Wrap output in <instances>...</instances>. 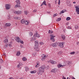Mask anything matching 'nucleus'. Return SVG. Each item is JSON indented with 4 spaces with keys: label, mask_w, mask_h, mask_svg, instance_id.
Here are the masks:
<instances>
[{
    "label": "nucleus",
    "mask_w": 79,
    "mask_h": 79,
    "mask_svg": "<svg viewBox=\"0 0 79 79\" xmlns=\"http://www.w3.org/2000/svg\"><path fill=\"white\" fill-rule=\"evenodd\" d=\"M70 19H71V18L69 17H67L66 18V21H69V20H70Z\"/></svg>",
    "instance_id": "obj_30"
},
{
    "label": "nucleus",
    "mask_w": 79,
    "mask_h": 79,
    "mask_svg": "<svg viewBox=\"0 0 79 79\" xmlns=\"http://www.w3.org/2000/svg\"><path fill=\"white\" fill-rule=\"evenodd\" d=\"M68 29H70L71 28V27H67Z\"/></svg>",
    "instance_id": "obj_59"
},
{
    "label": "nucleus",
    "mask_w": 79,
    "mask_h": 79,
    "mask_svg": "<svg viewBox=\"0 0 79 79\" xmlns=\"http://www.w3.org/2000/svg\"><path fill=\"white\" fill-rule=\"evenodd\" d=\"M36 34H35L34 35V36L35 37H36V39H37V37H40V35L38 34H37V33H36Z\"/></svg>",
    "instance_id": "obj_16"
},
{
    "label": "nucleus",
    "mask_w": 79,
    "mask_h": 79,
    "mask_svg": "<svg viewBox=\"0 0 79 79\" xmlns=\"http://www.w3.org/2000/svg\"><path fill=\"white\" fill-rule=\"evenodd\" d=\"M50 3H49L48 4V6H49V7H50Z\"/></svg>",
    "instance_id": "obj_56"
},
{
    "label": "nucleus",
    "mask_w": 79,
    "mask_h": 79,
    "mask_svg": "<svg viewBox=\"0 0 79 79\" xmlns=\"http://www.w3.org/2000/svg\"><path fill=\"white\" fill-rule=\"evenodd\" d=\"M64 42L58 43H57L58 45H59L60 48H63L64 47Z\"/></svg>",
    "instance_id": "obj_3"
},
{
    "label": "nucleus",
    "mask_w": 79,
    "mask_h": 79,
    "mask_svg": "<svg viewBox=\"0 0 79 79\" xmlns=\"http://www.w3.org/2000/svg\"><path fill=\"white\" fill-rule=\"evenodd\" d=\"M34 48L36 50L37 52L39 51V45H35L34 46Z\"/></svg>",
    "instance_id": "obj_6"
},
{
    "label": "nucleus",
    "mask_w": 79,
    "mask_h": 79,
    "mask_svg": "<svg viewBox=\"0 0 79 79\" xmlns=\"http://www.w3.org/2000/svg\"><path fill=\"white\" fill-rule=\"evenodd\" d=\"M50 46L52 47H56L57 45L55 43H54L52 44H50Z\"/></svg>",
    "instance_id": "obj_13"
},
{
    "label": "nucleus",
    "mask_w": 79,
    "mask_h": 79,
    "mask_svg": "<svg viewBox=\"0 0 79 79\" xmlns=\"http://www.w3.org/2000/svg\"><path fill=\"white\" fill-rule=\"evenodd\" d=\"M45 68V66L44 65L40 67L38 70V75L39 74H42V73H43L44 71Z\"/></svg>",
    "instance_id": "obj_1"
},
{
    "label": "nucleus",
    "mask_w": 79,
    "mask_h": 79,
    "mask_svg": "<svg viewBox=\"0 0 79 79\" xmlns=\"http://www.w3.org/2000/svg\"><path fill=\"white\" fill-rule=\"evenodd\" d=\"M55 3L56 4V3H57V0H55Z\"/></svg>",
    "instance_id": "obj_54"
},
{
    "label": "nucleus",
    "mask_w": 79,
    "mask_h": 79,
    "mask_svg": "<svg viewBox=\"0 0 79 79\" xmlns=\"http://www.w3.org/2000/svg\"><path fill=\"white\" fill-rule=\"evenodd\" d=\"M66 2L67 3H70V1H69V0H67Z\"/></svg>",
    "instance_id": "obj_43"
},
{
    "label": "nucleus",
    "mask_w": 79,
    "mask_h": 79,
    "mask_svg": "<svg viewBox=\"0 0 79 79\" xmlns=\"http://www.w3.org/2000/svg\"><path fill=\"white\" fill-rule=\"evenodd\" d=\"M9 79H13V77H10V78Z\"/></svg>",
    "instance_id": "obj_58"
},
{
    "label": "nucleus",
    "mask_w": 79,
    "mask_h": 79,
    "mask_svg": "<svg viewBox=\"0 0 79 79\" xmlns=\"http://www.w3.org/2000/svg\"><path fill=\"white\" fill-rule=\"evenodd\" d=\"M43 5H47V4H46V1H44L42 3L41 5V6H43Z\"/></svg>",
    "instance_id": "obj_18"
},
{
    "label": "nucleus",
    "mask_w": 79,
    "mask_h": 79,
    "mask_svg": "<svg viewBox=\"0 0 79 79\" xmlns=\"http://www.w3.org/2000/svg\"><path fill=\"white\" fill-rule=\"evenodd\" d=\"M61 19V18H59L57 19L56 21H60Z\"/></svg>",
    "instance_id": "obj_39"
},
{
    "label": "nucleus",
    "mask_w": 79,
    "mask_h": 79,
    "mask_svg": "<svg viewBox=\"0 0 79 79\" xmlns=\"http://www.w3.org/2000/svg\"><path fill=\"white\" fill-rule=\"evenodd\" d=\"M36 11H37V10H33V12H34V13H35Z\"/></svg>",
    "instance_id": "obj_48"
},
{
    "label": "nucleus",
    "mask_w": 79,
    "mask_h": 79,
    "mask_svg": "<svg viewBox=\"0 0 79 79\" xmlns=\"http://www.w3.org/2000/svg\"><path fill=\"white\" fill-rule=\"evenodd\" d=\"M25 21L24 19H22L21 20V23L22 24H24V22H25Z\"/></svg>",
    "instance_id": "obj_25"
},
{
    "label": "nucleus",
    "mask_w": 79,
    "mask_h": 79,
    "mask_svg": "<svg viewBox=\"0 0 79 79\" xmlns=\"http://www.w3.org/2000/svg\"><path fill=\"white\" fill-rule=\"evenodd\" d=\"M47 13H50V12H47Z\"/></svg>",
    "instance_id": "obj_61"
},
{
    "label": "nucleus",
    "mask_w": 79,
    "mask_h": 79,
    "mask_svg": "<svg viewBox=\"0 0 79 79\" xmlns=\"http://www.w3.org/2000/svg\"><path fill=\"white\" fill-rule=\"evenodd\" d=\"M14 19H20V18H18L16 17H14Z\"/></svg>",
    "instance_id": "obj_35"
},
{
    "label": "nucleus",
    "mask_w": 79,
    "mask_h": 79,
    "mask_svg": "<svg viewBox=\"0 0 79 79\" xmlns=\"http://www.w3.org/2000/svg\"><path fill=\"white\" fill-rule=\"evenodd\" d=\"M30 41L31 42H32V41H35L36 40V37L34 35L33 37L30 38Z\"/></svg>",
    "instance_id": "obj_5"
},
{
    "label": "nucleus",
    "mask_w": 79,
    "mask_h": 79,
    "mask_svg": "<svg viewBox=\"0 0 79 79\" xmlns=\"http://www.w3.org/2000/svg\"><path fill=\"white\" fill-rule=\"evenodd\" d=\"M70 55H74V54H75V52H71L70 53Z\"/></svg>",
    "instance_id": "obj_37"
},
{
    "label": "nucleus",
    "mask_w": 79,
    "mask_h": 79,
    "mask_svg": "<svg viewBox=\"0 0 79 79\" xmlns=\"http://www.w3.org/2000/svg\"><path fill=\"white\" fill-rule=\"evenodd\" d=\"M40 45H44V43L41 42H40Z\"/></svg>",
    "instance_id": "obj_45"
},
{
    "label": "nucleus",
    "mask_w": 79,
    "mask_h": 79,
    "mask_svg": "<svg viewBox=\"0 0 79 79\" xmlns=\"http://www.w3.org/2000/svg\"><path fill=\"white\" fill-rule=\"evenodd\" d=\"M29 35L30 36H32V35H33V34H32V33L31 32H30Z\"/></svg>",
    "instance_id": "obj_41"
},
{
    "label": "nucleus",
    "mask_w": 79,
    "mask_h": 79,
    "mask_svg": "<svg viewBox=\"0 0 79 79\" xmlns=\"http://www.w3.org/2000/svg\"><path fill=\"white\" fill-rule=\"evenodd\" d=\"M5 26L7 27H10L11 26V24L10 23H7L5 24Z\"/></svg>",
    "instance_id": "obj_15"
},
{
    "label": "nucleus",
    "mask_w": 79,
    "mask_h": 79,
    "mask_svg": "<svg viewBox=\"0 0 79 79\" xmlns=\"http://www.w3.org/2000/svg\"><path fill=\"white\" fill-rule=\"evenodd\" d=\"M72 79H76L75 78H74V77H72Z\"/></svg>",
    "instance_id": "obj_60"
},
{
    "label": "nucleus",
    "mask_w": 79,
    "mask_h": 79,
    "mask_svg": "<svg viewBox=\"0 0 79 79\" xmlns=\"http://www.w3.org/2000/svg\"><path fill=\"white\" fill-rule=\"evenodd\" d=\"M31 73L32 74H33L34 73H37V71L36 70H35L33 71H30Z\"/></svg>",
    "instance_id": "obj_27"
},
{
    "label": "nucleus",
    "mask_w": 79,
    "mask_h": 79,
    "mask_svg": "<svg viewBox=\"0 0 79 79\" xmlns=\"http://www.w3.org/2000/svg\"><path fill=\"white\" fill-rule=\"evenodd\" d=\"M77 38H79V34H78L77 35Z\"/></svg>",
    "instance_id": "obj_53"
},
{
    "label": "nucleus",
    "mask_w": 79,
    "mask_h": 79,
    "mask_svg": "<svg viewBox=\"0 0 79 79\" xmlns=\"http://www.w3.org/2000/svg\"><path fill=\"white\" fill-rule=\"evenodd\" d=\"M75 27L76 29H78V27H79V26L77 25H75Z\"/></svg>",
    "instance_id": "obj_34"
},
{
    "label": "nucleus",
    "mask_w": 79,
    "mask_h": 79,
    "mask_svg": "<svg viewBox=\"0 0 79 79\" xmlns=\"http://www.w3.org/2000/svg\"><path fill=\"white\" fill-rule=\"evenodd\" d=\"M61 38L63 40H65V36L64 35H61Z\"/></svg>",
    "instance_id": "obj_21"
},
{
    "label": "nucleus",
    "mask_w": 79,
    "mask_h": 79,
    "mask_svg": "<svg viewBox=\"0 0 79 79\" xmlns=\"http://www.w3.org/2000/svg\"><path fill=\"white\" fill-rule=\"evenodd\" d=\"M56 71H57V69H54L52 70L51 72L52 73H56Z\"/></svg>",
    "instance_id": "obj_14"
},
{
    "label": "nucleus",
    "mask_w": 79,
    "mask_h": 79,
    "mask_svg": "<svg viewBox=\"0 0 79 79\" xmlns=\"http://www.w3.org/2000/svg\"><path fill=\"white\" fill-rule=\"evenodd\" d=\"M19 67H20V64H18L17 66V68H19Z\"/></svg>",
    "instance_id": "obj_44"
},
{
    "label": "nucleus",
    "mask_w": 79,
    "mask_h": 79,
    "mask_svg": "<svg viewBox=\"0 0 79 79\" xmlns=\"http://www.w3.org/2000/svg\"><path fill=\"white\" fill-rule=\"evenodd\" d=\"M8 46H9L10 47H11L12 45L11 44H6L4 47V48H6L8 47Z\"/></svg>",
    "instance_id": "obj_8"
},
{
    "label": "nucleus",
    "mask_w": 79,
    "mask_h": 79,
    "mask_svg": "<svg viewBox=\"0 0 79 79\" xmlns=\"http://www.w3.org/2000/svg\"><path fill=\"white\" fill-rule=\"evenodd\" d=\"M53 31H51L50 30H49L48 31V33H49V34H52V33H53Z\"/></svg>",
    "instance_id": "obj_38"
},
{
    "label": "nucleus",
    "mask_w": 79,
    "mask_h": 79,
    "mask_svg": "<svg viewBox=\"0 0 79 79\" xmlns=\"http://www.w3.org/2000/svg\"><path fill=\"white\" fill-rule=\"evenodd\" d=\"M24 23H25L26 25H28V24H29V23L28 22H27V21H25Z\"/></svg>",
    "instance_id": "obj_28"
},
{
    "label": "nucleus",
    "mask_w": 79,
    "mask_h": 79,
    "mask_svg": "<svg viewBox=\"0 0 79 79\" xmlns=\"http://www.w3.org/2000/svg\"><path fill=\"white\" fill-rule=\"evenodd\" d=\"M50 63H52V64H55L56 62V61H55L52 60H50Z\"/></svg>",
    "instance_id": "obj_19"
},
{
    "label": "nucleus",
    "mask_w": 79,
    "mask_h": 79,
    "mask_svg": "<svg viewBox=\"0 0 79 79\" xmlns=\"http://www.w3.org/2000/svg\"><path fill=\"white\" fill-rule=\"evenodd\" d=\"M19 64H20V66H23V63H19Z\"/></svg>",
    "instance_id": "obj_50"
},
{
    "label": "nucleus",
    "mask_w": 79,
    "mask_h": 79,
    "mask_svg": "<svg viewBox=\"0 0 79 79\" xmlns=\"http://www.w3.org/2000/svg\"><path fill=\"white\" fill-rule=\"evenodd\" d=\"M20 42L21 43V44H23V43H24V42H23V41L21 40H20Z\"/></svg>",
    "instance_id": "obj_46"
},
{
    "label": "nucleus",
    "mask_w": 79,
    "mask_h": 79,
    "mask_svg": "<svg viewBox=\"0 0 79 79\" xmlns=\"http://www.w3.org/2000/svg\"><path fill=\"white\" fill-rule=\"evenodd\" d=\"M10 44H12V42L11 41L10 42Z\"/></svg>",
    "instance_id": "obj_63"
},
{
    "label": "nucleus",
    "mask_w": 79,
    "mask_h": 79,
    "mask_svg": "<svg viewBox=\"0 0 79 79\" xmlns=\"http://www.w3.org/2000/svg\"><path fill=\"white\" fill-rule=\"evenodd\" d=\"M15 40L17 42H18L19 43H20V42H21V40L20 39V38H19V37H16V39H15Z\"/></svg>",
    "instance_id": "obj_12"
},
{
    "label": "nucleus",
    "mask_w": 79,
    "mask_h": 79,
    "mask_svg": "<svg viewBox=\"0 0 79 79\" xmlns=\"http://www.w3.org/2000/svg\"><path fill=\"white\" fill-rule=\"evenodd\" d=\"M35 45H39V42L38 41H36L35 42Z\"/></svg>",
    "instance_id": "obj_23"
},
{
    "label": "nucleus",
    "mask_w": 79,
    "mask_h": 79,
    "mask_svg": "<svg viewBox=\"0 0 79 79\" xmlns=\"http://www.w3.org/2000/svg\"><path fill=\"white\" fill-rule=\"evenodd\" d=\"M19 79H23V78H19Z\"/></svg>",
    "instance_id": "obj_64"
},
{
    "label": "nucleus",
    "mask_w": 79,
    "mask_h": 79,
    "mask_svg": "<svg viewBox=\"0 0 79 79\" xmlns=\"http://www.w3.org/2000/svg\"><path fill=\"white\" fill-rule=\"evenodd\" d=\"M3 63V60L2 59H0V63Z\"/></svg>",
    "instance_id": "obj_36"
},
{
    "label": "nucleus",
    "mask_w": 79,
    "mask_h": 79,
    "mask_svg": "<svg viewBox=\"0 0 79 79\" xmlns=\"http://www.w3.org/2000/svg\"><path fill=\"white\" fill-rule=\"evenodd\" d=\"M6 10H10V5L9 4H6L5 6Z\"/></svg>",
    "instance_id": "obj_7"
},
{
    "label": "nucleus",
    "mask_w": 79,
    "mask_h": 79,
    "mask_svg": "<svg viewBox=\"0 0 79 79\" xmlns=\"http://www.w3.org/2000/svg\"><path fill=\"white\" fill-rule=\"evenodd\" d=\"M13 12L15 14H17V15H20L21 13V11L19 10L18 11H14Z\"/></svg>",
    "instance_id": "obj_9"
},
{
    "label": "nucleus",
    "mask_w": 79,
    "mask_h": 79,
    "mask_svg": "<svg viewBox=\"0 0 79 79\" xmlns=\"http://www.w3.org/2000/svg\"><path fill=\"white\" fill-rule=\"evenodd\" d=\"M25 71H27L29 70V68L27 67H25Z\"/></svg>",
    "instance_id": "obj_22"
},
{
    "label": "nucleus",
    "mask_w": 79,
    "mask_h": 79,
    "mask_svg": "<svg viewBox=\"0 0 79 79\" xmlns=\"http://www.w3.org/2000/svg\"><path fill=\"white\" fill-rule=\"evenodd\" d=\"M66 63H67L68 64H71V62H69V61H67Z\"/></svg>",
    "instance_id": "obj_31"
},
{
    "label": "nucleus",
    "mask_w": 79,
    "mask_h": 79,
    "mask_svg": "<svg viewBox=\"0 0 79 79\" xmlns=\"http://www.w3.org/2000/svg\"><path fill=\"white\" fill-rule=\"evenodd\" d=\"M21 55V53L20 52V51H19L17 52V53L16 54V56H19Z\"/></svg>",
    "instance_id": "obj_20"
},
{
    "label": "nucleus",
    "mask_w": 79,
    "mask_h": 79,
    "mask_svg": "<svg viewBox=\"0 0 79 79\" xmlns=\"http://www.w3.org/2000/svg\"><path fill=\"white\" fill-rule=\"evenodd\" d=\"M44 69H49V66H47V67H46Z\"/></svg>",
    "instance_id": "obj_40"
},
{
    "label": "nucleus",
    "mask_w": 79,
    "mask_h": 79,
    "mask_svg": "<svg viewBox=\"0 0 79 79\" xmlns=\"http://www.w3.org/2000/svg\"><path fill=\"white\" fill-rule=\"evenodd\" d=\"M24 13L25 15H27L29 13V11H25Z\"/></svg>",
    "instance_id": "obj_26"
},
{
    "label": "nucleus",
    "mask_w": 79,
    "mask_h": 79,
    "mask_svg": "<svg viewBox=\"0 0 79 79\" xmlns=\"http://www.w3.org/2000/svg\"><path fill=\"white\" fill-rule=\"evenodd\" d=\"M16 3H17V4L15 5V7L16 8H17L18 7H19V6H19V5L20 3V0H17L16 1Z\"/></svg>",
    "instance_id": "obj_4"
},
{
    "label": "nucleus",
    "mask_w": 79,
    "mask_h": 79,
    "mask_svg": "<svg viewBox=\"0 0 79 79\" xmlns=\"http://www.w3.org/2000/svg\"><path fill=\"white\" fill-rule=\"evenodd\" d=\"M65 65H61L60 64H59L58 65V68H63V67H64V66H65Z\"/></svg>",
    "instance_id": "obj_17"
},
{
    "label": "nucleus",
    "mask_w": 79,
    "mask_h": 79,
    "mask_svg": "<svg viewBox=\"0 0 79 79\" xmlns=\"http://www.w3.org/2000/svg\"><path fill=\"white\" fill-rule=\"evenodd\" d=\"M66 10H64L60 12V13H64V12H65Z\"/></svg>",
    "instance_id": "obj_32"
},
{
    "label": "nucleus",
    "mask_w": 79,
    "mask_h": 79,
    "mask_svg": "<svg viewBox=\"0 0 79 79\" xmlns=\"http://www.w3.org/2000/svg\"><path fill=\"white\" fill-rule=\"evenodd\" d=\"M58 54H59V55H61V54H62V52L61 51H60L58 52Z\"/></svg>",
    "instance_id": "obj_42"
},
{
    "label": "nucleus",
    "mask_w": 79,
    "mask_h": 79,
    "mask_svg": "<svg viewBox=\"0 0 79 79\" xmlns=\"http://www.w3.org/2000/svg\"><path fill=\"white\" fill-rule=\"evenodd\" d=\"M62 79H66V78H65L64 77V76H63Z\"/></svg>",
    "instance_id": "obj_57"
},
{
    "label": "nucleus",
    "mask_w": 79,
    "mask_h": 79,
    "mask_svg": "<svg viewBox=\"0 0 79 79\" xmlns=\"http://www.w3.org/2000/svg\"><path fill=\"white\" fill-rule=\"evenodd\" d=\"M67 5L68 6H69V3H67Z\"/></svg>",
    "instance_id": "obj_62"
},
{
    "label": "nucleus",
    "mask_w": 79,
    "mask_h": 79,
    "mask_svg": "<svg viewBox=\"0 0 79 79\" xmlns=\"http://www.w3.org/2000/svg\"><path fill=\"white\" fill-rule=\"evenodd\" d=\"M75 8H76V11L77 12V14L79 15V8L78 7L76 6L75 7Z\"/></svg>",
    "instance_id": "obj_11"
},
{
    "label": "nucleus",
    "mask_w": 79,
    "mask_h": 79,
    "mask_svg": "<svg viewBox=\"0 0 79 79\" xmlns=\"http://www.w3.org/2000/svg\"><path fill=\"white\" fill-rule=\"evenodd\" d=\"M3 55H4L5 56H6V54H5V53H3Z\"/></svg>",
    "instance_id": "obj_55"
},
{
    "label": "nucleus",
    "mask_w": 79,
    "mask_h": 79,
    "mask_svg": "<svg viewBox=\"0 0 79 79\" xmlns=\"http://www.w3.org/2000/svg\"><path fill=\"white\" fill-rule=\"evenodd\" d=\"M3 42L4 43H7L8 42V40L7 39H5V40H4Z\"/></svg>",
    "instance_id": "obj_24"
},
{
    "label": "nucleus",
    "mask_w": 79,
    "mask_h": 79,
    "mask_svg": "<svg viewBox=\"0 0 79 79\" xmlns=\"http://www.w3.org/2000/svg\"><path fill=\"white\" fill-rule=\"evenodd\" d=\"M58 4L59 5H60V0H59L58 2Z\"/></svg>",
    "instance_id": "obj_49"
},
{
    "label": "nucleus",
    "mask_w": 79,
    "mask_h": 79,
    "mask_svg": "<svg viewBox=\"0 0 79 79\" xmlns=\"http://www.w3.org/2000/svg\"><path fill=\"white\" fill-rule=\"evenodd\" d=\"M35 55V52L33 53L32 55H33V56H34Z\"/></svg>",
    "instance_id": "obj_51"
},
{
    "label": "nucleus",
    "mask_w": 79,
    "mask_h": 79,
    "mask_svg": "<svg viewBox=\"0 0 79 79\" xmlns=\"http://www.w3.org/2000/svg\"><path fill=\"white\" fill-rule=\"evenodd\" d=\"M27 60V58H26L25 57H23L22 59V60L23 61H26V60Z\"/></svg>",
    "instance_id": "obj_33"
},
{
    "label": "nucleus",
    "mask_w": 79,
    "mask_h": 79,
    "mask_svg": "<svg viewBox=\"0 0 79 79\" xmlns=\"http://www.w3.org/2000/svg\"><path fill=\"white\" fill-rule=\"evenodd\" d=\"M41 57L42 58L41 59V60L42 61H44V60H45V59L46 56H45V54H43V55L41 56Z\"/></svg>",
    "instance_id": "obj_10"
},
{
    "label": "nucleus",
    "mask_w": 79,
    "mask_h": 79,
    "mask_svg": "<svg viewBox=\"0 0 79 79\" xmlns=\"http://www.w3.org/2000/svg\"><path fill=\"white\" fill-rule=\"evenodd\" d=\"M50 40L52 42H55V38L54 37H55V36L54 35V34H52L50 35Z\"/></svg>",
    "instance_id": "obj_2"
},
{
    "label": "nucleus",
    "mask_w": 79,
    "mask_h": 79,
    "mask_svg": "<svg viewBox=\"0 0 79 79\" xmlns=\"http://www.w3.org/2000/svg\"><path fill=\"white\" fill-rule=\"evenodd\" d=\"M39 62H37V65L35 66V68H37V67H39Z\"/></svg>",
    "instance_id": "obj_29"
},
{
    "label": "nucleus",
    "mask_w": 79,
    "mask_h": 79,
    "mask_svg": "<svg viewBox=\"0 0 79 79\" xmlns=\"http://www.w3.org/2000/svg\"><path fill=\"white\" fill-rule=\"evenodd\" d=\"M77 45H79V42H77Z\"/></svg>",
    "instance_id": "obj_52"
},
{
    "label": "nucleus",
    "mask_w": 79,
    "mask_h": 79,
    "mask_svg": "<svg viewBox=\"0 0 79 79\" xmlns=\"http://www.w3.org/2000/svg\"><path fill=\"white\" fill-rule=\"evenodd\" d=\"M57 16V14H55L53 15V16L54 17H55V16Z\"/></svg>",
    "instance_id": "obj_47"
}]
</instances>
